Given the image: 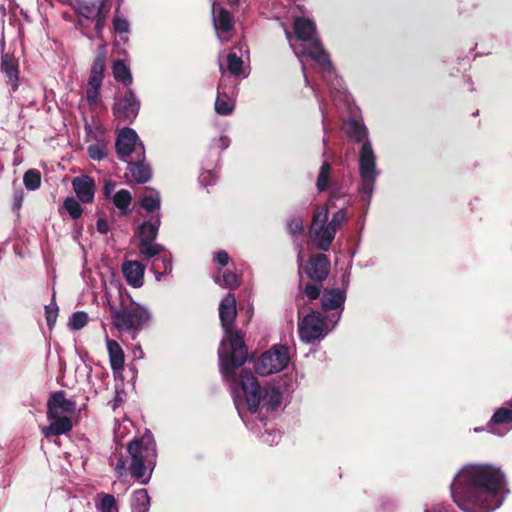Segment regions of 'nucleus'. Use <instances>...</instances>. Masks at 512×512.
Segmentation results:
<instances>
[{
  "label": "nucleus",
  "mask_w": 512,
  "mask_h": 512,
  "mask_svg": "<svg viewBox=\"0 0 512 512\" xmlns=\"http://www.w3.org/2000/svg\"><path fill=\"white\" fill-rule=\"evenodd\" d=\"M510 490L503 471L489 464L462 467L451 484V495L463 512H493Z\"/></svg>",
  "instance_id": "nucleus-1"
},
{
  "label": "nucleus",
  "mask_w": 512,
  "mask_h": 512,
  "mask_svg": "<svg viewBox=\"0 0 512 512\" xmlns=\"http://www.w3.org/2000/svg\"><path fill=\"white\" fill-rule=\"evenodd\" d=\"M294 34L296 41H293V34L288 29H285V35L290 47L302 65L306 86H309L310 82L306 74L304 59L310 58L319 66L323 79L330 86L335 104L343 103L344 106L350 109V95L344 88L342 80L336 75L328 54L324 51L316 36L314 21L307 17L296 16L294 18Z\"/></svg>",
  "instance_id": "nucleus-2"
},
{
  "label": "nucleus",
  "mask_w": 512,
  "mask_h": 512,
  "mask_svg": "<svg viewBox=\"0 0 512 512\" xmlns=\"http://www.w3.org/2000/svg\"><path fill=\"white\" fill-rule=\"evenodd\" d=\"M237 317L236 298L228 293L219 304V318L224 335L218 350L220 372L224 380H233L234 371L247 360L243 334L234 329Z\"/></svg>",
  "instance_id": "nucleus-3"
},
{
  "label": "nucleus",
  "mask_w": 512,
  "mask_h": 512,
  "mask_svg": "<svg viewBox=\"0 0 512 512\" xmlns=\"http://www.w3.org/2000/svg\"><path fill=\"white\" fill-rule=\"evenodd\" d=\"M345 131L349 138L356 142H361L359 151V175L360 185L358 190L362 195V200L369 205L374 191L376 180L380 174L376 166V155L368 140L367 128L356 120H349L345 123Z\"/></svg>",
  "instance_id": "nucleus-4"
},
{
  "label": "nucleus",
  "mask_w": 512,
  "mask_h": 512,
  "mask_svg": "<svg viewBox=\"0 0 512 512\" xmlns=\"http://www.w3.org/2000/svg\"><path fill=\"white\" fill-rule=\"evenodd\" d=\"M227 381L232 384L234 405L243 420L242 408L244 405L247 406L250 412L255 413L260 404L268 410H275L282 403L281 392L272 386L262 388L251 372L243 371L240 375V387L244 394V399L237 395L238 386L236 379Z\"/></svg>",
  "instance_id": "nucleus-5"
},
{
  "label": "nucleus",
  "mask_w": 512,
  "mask_h": 512,
  "mask_svg": "<svg viewBox=\"0 0 512 512\" xmlns=\"http://www.w3.org/2000/svg\"><path fill=\"white\" fill-rule=\"evenodd\" d=\"M127 451L131 457L130 473L138 482H149L156 465L157 450L154 437L150 431H146L140 438H136L128 444Z\"/></svg>",
  "instance_id": "nucleus-6"
},
{
  "label": "nucleus",
  "mask_w": 512,
  "mask_h": 512,
  "mask_svg": "<svg viewBox=\"0 0 512 512\" xmlns=\"http://www.w3.org/2000/svg\"><path fill=\"white\" fill-rule=\"evenodd\" d=\"M76 410V403L65 397V392H54L47 401L48 426L41 428V433L46 437L60 436L72 429V416Z\"/></svg>",
  "instance_id": "nucleus-7"
},
{
  "label": "nucleus",
  "mask_w": 512,
  "mask_h": 512,
  "mask_svg": "<svg viewBox=\"0 0 512 512\" xmlns=\"http://www.w3.org/2000/svg\"><path fill=\"white\" fill-rule=\"evenodd\" d=\"M110 313L114 327L119 331L132 333L133 339L151 317L145 306L133 301L121 308L110 305Z\"/></svg>",
  "instance_id": "nucleus-8"
},
{
  "label": "nucleus",
  "mask_w": 512,
  "mask_h": 512,
  "mask_svg": "<svg viewBox=\"0 0 512 512\" xmlns=\"http://www.w3.org/2000/svg\"><path fill=\"white\" fill-rule=\"evenodd\" d=\"M290 360V349L285 345L275 344L258 358L255 371L261 376L275 374L287 368Z\"/></svg>",
  "instance_id": "nucleus-9"
},
{
  "label": "nucleus",
  "mask_w": 512,
  "mask_h": 512,
  "mask_svg": "<svg viewBox=\"0 0 512 512\" xmlns=\"http://www.w3.org/2000/svg\"><path fill=\"white\" fill-rule=\"evenodd\" d=\"M328 215L329 209L326 205L317 206L309 229L311 240L323 251L329 250L336 235V231L327 222Z\"/></svg>",
  "instance_id": "nucleus-10"
},
{
  "label": "nucleus",
  "mask_w": 512,
  "mask_h": 512,
  "mask_svg": "<svg viewBox=\"0 0 512 512\" xmlns=\"http://www.w3.org/2000/svg\"><path fill=\"white\" fill-rule=\"evenodd\" d=\"M118 157L124 162L145 160V146L132 128L122 129L115 142Z\"/></svg>",
  "instance_id": "nucleus-11"
},
{
  "label": "nucleus",
  "mask_w": 512,
  "mask_h": 512,
  "mask_svg": "<svg viewBox=\"0 0 512 512\" xmlns=\"http://www.w3.org/2000/svg\"><path fill=\"white\" fill-rule=\"evenodd\" d=\"M350 272L346 270L342 275L343 289L333 288L326 290L321 299L322 309L328 313L327 319L333 326L340 320L346 300V288L349 284Z\"/></svg>",
  "instance_id": "nucleus-12"
},
{
  "label": "nucleus",
  "mask_w": 512,
  "mask_h": 512,
  "mask_svg": "<svg viewBox=\"0 0 512 512\" xmlns=\"http://www.w3.org/2000/svg\"><path fill=\"white\" fill-rule=\"evenodd\" d=\"M107 0L77 1L75 11L84 19L95 21V31L98 37H102L109 9Z\"/></svg>",
  "instance_id": "nucleus-13"
},
{
  "label": "nucleus",
  "mask_w": 512,
  "mask_h": 512,
  "mask_svg": "<svg viewBox=\"0 0 512 512\" xmlns=\"http://www.w3.org/2000/svg\"><path fill=\"white\" fill-rule=\"evenodd\" d=\"M326 323L320 312L313 311L304 316L298 323V334L302 342L312 343L327 335Z\"/></svg>",
  "instance_id": "nucleus-14"
},
{
  "label": "nucleus",
  "mask_w": 512,
  "mask_h": 512,
  "mask_svg": "<svg viewBox=\"0 0 512 512\" xmlns=\"http://www.w3.org/2000/svg\"><path fill=\"white\" fill-rule=\"evenodd\" d=\"M212 1V20L216 36L221 43L230 41L234 35V18L223 7H216V0Z\"/></svg>",
  "instance_id": "nucleus-15"
},
{
  "label": "nucleus",
  "mask_w": 512,
  "mask_h": 512,
  "mask_svg": "<svg viewBox=\"0 0 512 512\" xmlns=\"http://www.w3.org/2000/svg\"><path fill=\"white\" fill-rule=\"evenodd\" d=\"M140 109V101L135 92L129 88L127 93L119 98L113 107L115 116L123 120H133Z\"/></svg>",
  "instance_id": "nucleus-16"
},
{
  "label": "nucleus",
  "mask_w": 512,
  "mask_h": 512,
  "mask_svg": "<svg viewBox=\"0 0 512 512\" xmlns=\"http://www.w3.org/2000/svg\"><path fill=\"white\" fill-rule=\"evenodd\" d=\"M330 270V261L325 254H318L312 257L304 268L307 276L315 282L324 281Z\"/></svg>",
  "instance_id": "nucleus-17"
},
{
  "label": "nucleus",
  "mask_w": 512,
  "mask_h": 512,
  "mask_svg": "<svg viewBox=\"0 0 512 512\" xmlns=\"http://www.w3.org/2000/svg\"><path fill=\"white\" fill-rule=\"evenodd\" d=\"M73 190L77 198L83 203H90L95 195V181L87 176L82 175L75 177L72 181Z\"/></svg>",
  "instance_id": "nucleus-18"
},
{
  "label": "nucleus",
  "mask_w": 512,
  "mask_h": 512,
  "mask_svg": "<svg viewBox=\"0 0 512 512\" xmlns=\"http://www.w3.org/2000/svg\"><path fill=\"white\" fill-rule=\"evenodd\" d=\"M145 267L139 261H125L122 264V273L126 282L134 287L139 288L144 284Z\"/></svg>",
  "instance_id": "nucleus-19"
},
{
  "label": "nucleus",
  "mask_w": 512,
  "mask_h": 512,
  "mask_svg": "<svg viewBox=\"0 0 512 512\" xmlns=\"http://www.w3.org/2000/svg\"><path fill=\"white\" fill-rule=\"evenodd\" d=\"M160 225L161 215H151L150 218L144 221L138 228L139 243L155 241Z\"/></svg>",
  "instance_id": "nucleus-20"
},
{
  "label": "nucleus",
  "mask_w": 512,
  "mask_h": 512,
  "mask_svg": "<svg viewBox=\"0 0 512 512\" xmlns=\"http://www.w3.org/2000/svg\"><path fill=\"white\" fill-rule=\"evenodd\" d=\"M247 52V47L245 44H239L235 46L227 55V68L230 74L234 76L243 75L244 77L247 74L243 71V55Z\"/></svg>",
  "instance_id": "nucleus-21"
},
{
  "label": "nucleus",
  "mask_w": 512,
  "mask_h": 512,
  "mask_svg": "<svg viewBox=\"0 0 512 512\" xmlns=\"http://www.w3.org/2000/svg\"><path fill=\"white\" fill-rule=\"evenodd\" d=\"M493 425H511L512 428V408L507 406V402L494 412L488 423V429L491 433L500 436L504 435V433L494 428Z\"/></svg>",
  "instance_id": "nucleus-22"
},
{
  "label": "nucleus",
  "mask_w": 512,
  "mask_h": 512,
  "mask_svg": "<svg viewBox=\"0 0 512 512\" xmlns=\"http://www.w3.org/2000/svg\"><path fill=\"white\" fill-rule=\"evenodd\" d=\"M107 351L110 360V366L113 372H121L124 369V352L119 343L112 339L106 340Z\"/></svg>",
  "instance_id": "nucleus-23"
},
{
  "label": "nucleus",
  "mask_w": 512,
  "mask_h": 512,
  "mask_svg": "<svg viewBox=\"0 0 512 512\" xmlns=\"http://www.w3.org/2000/svg\"><path fill=\"white\" fill-rule=\"evenodd\" d=\"M126 163L128 164V171L131 177L138 184H144L151 179V169L145 163V160L135 161L132 159Z\"/></svg>",
  "instance_id": "nucleus-24"
},
{
  "label": "nucleus",
  "mask_w": 512,
  "mask_h": 512,
  "mask_svg": "<svg viewBox=\"0 0 512 512\" xmlns=\"http://www.w3.org/2000/svg\"><path fill=\"white\" fill-rule=\"evenodd\" d=\"M234 107V99L224 91V85L221 81L217 88L215 111L220 115H229L233 112Z\"/></svg>",
  "instance_id": "nucleus-25"
},
{
  "label": "nucleus",
  "mask_w": 512,
  "mask_h": 512,
  "mask_svg": "<svg viewBox=\"0 0 512 512\" xmlns=\"http://www.w3.org/2000/svg\"><path fill=\"white\" fill-rule=\"evenodd\" d=\"M1 70L8 77L9 83L13 91L18 87V64L15 58L6 54L2 56Z\"/></svg>",
  "instance_id": "nucleus-26"
},
{
  "label": "nucleus",
  "mask_w": 512,
  "mask_h": 512,
  "mask_svg": "<svg viewBox=\"0 0 512 512\" xmlns=\"http://www.w3.org/2000/svg\"><path fill=\"white\" fill-rule=\"evenodd\" d=\"M140 206L152 215L160 214L161 196L156 190H150L148 194H145L140 199Z\"/></svg>",
  "instance_id": "nucleus-27"
},
{
  "label": "nucleus",
  "mask_w": 512,
  "mask_h": 512,
  "mask_svg": "<svg viewBox=\"0 0 512 512\" xmlns=\"http://www.w3.org/2000/svg\"><path fill=\"white\" fill-rule=\"evenodd\" d=\"M172 269L173 264L170 254L156 257L151 265V271H153L157 281H160L164 274L170 273Z\"/></svg>",
  "instance_id": "nucleus-28"
},
{
  "label": "nucleus",
  "mask_w": 512,
  "mask_h": 512,
  "mask_svg": "<svg viewBox=\"0 0 512 512\" xmlns=\"http://www.w3.org/2000/svg\"><path fill=\"white\" fill-rule=\"evenodd\" d=\"M112 73L114 79L118 82L123 83L125 86L129 87L132 84V74L130 68L126 65L124 60L118 59L113 62Z\"/></svg>",
  "instance_id": "nucleus-29"
},
{
  "label": "nucleus",
  "mask_w": 512,
  "mask_h": 512,
  "mask_svg": "<svg viewBox=\"0 0 512 512\" xmlns=\"http://www.w3.org/2000/svg\"><path fill=\"white\" fill-rule=\"evenodd\" d=\"M113 204L119 210V215H127L130 211L132 195L126 189L117 191L112 197Z\"/></svg>",
  "instance_id": "nucleus-30"
},
{
  "label": "nucleus",
  "mask_w": 512,
  "mask_h": 512,
  "mask_svg": "<svg viewBox=\"0 0 512 512\" xmlns=\"http://www.w3.org/2000/svg\"><path fill=\"white\" fill-rule=\"evenodd\" d=\"M95 507L99 512H119L117 500L112 494L99 493L95 500Z\"/></svg>",
  "instance_id": "nucleus-31"
},
{
  "label": "nucleus",
  "mask_w": 512,
  "mask_h": 512,
  "mask_svg": "<svg viewBox=\"0 0 512 512\" xmlns=\"http://www.w3.org/2000/svg\"><path fill=\"white\" fill-rule=\"evenodd\" d=\"M332 168L329 162L324 161L320 167L319 174L316 181V188L319 193H322L330 188L331 185Z\"/></svg>",
  "instance_id": "nucleus-32"
},
{
  "label": "nucleus",
  "mask_w": 512,
  "mask_h": 512,
  "mask_svg": "<svg viewBox=\"0 0 512 512\" xmlns=\"http://www.w3.org/2000/svg\"><path fill=\"white\" fill-rule=\"evenodd\" d=\"M165 251L164 246L156 243L155 241H149L144 243H139V252L143 256L144 260H153L156 257L161 256V253Z\"/></svg>",
  "instance_id": "nucleus-33"
},
{
  "label": "nucleus",
  "mask_w": 512,
  "mask_h": 512,
  "mask_svg": "<svg viewBox=\"0 0 512 512\" xmlns=\"http://www.w3.org/2000/svg\"><path fill=\"white\" fill-rule=\"evenodd\" d=\"M150 504V498L146 489L136 490L131 498V506L139 512H146Z\"/></svg>",
  "instance_id": "nucleus-34"
},
{
  "label": "nucleus",
  "mask_w": 512,
  "mask_h": 512,
  "mask_svg": "<svg viewBox=\"0 0 512 512\" xmlns=\"http://www.w3.org/2000/svg\"><path fill=\"white\" fill-rule=\"evenodd\" d=\"M214 281L221 288L235 289L240 285L238 276L231 271H225L222 275H216Z\"/></svg>",
  "instance_id": "nucleus-35"
},
{
  "label": "nucleus",
  "mask_w": 512,
  "mask_h": 512,
  "mask_svg": "<svg viewBox=\"0 0 512 512\" xmlns=\"http://www.w3.org/2000/svg\"><path fill=\"white\" fill-rule=\"evenodd\" d=\"M87 153L92 160L101 161L107 157V144L103 140L91 144L87 147Z\"/></svg>",
  "instance_id": "nucleus-36"
},
{
  "label": "nucleus",
  "mask_w": 512,
  "mask_h": 512,
  "mask_svg": "<svg viewBox=\"0 0 512 512\" xmlns=\"http://www.w3.org/2000/svg\"><path fill=\"white\" fill-rule=\"evenodd\" d=\"M23 183L28 190H37L41 185L40 172L36 169H29L23 176Z\"/></svg>",
  "instance_id": "nucleus-37"
},
{
  "label": "nucleus",
  "mask_w": 512,
  "mask_h": 512,
  "mask_svg": "<svg viewBox=\"0 0 512 512\" xmlns=\"http://www.w3.org/2000/svg\"><path fill=\"white\" fill-rule=\"evenodd\" d=\"M105 63H106V47H105V45H101L99 47L98 55L96 56V58L93 62L90 73L104 75Z\"/></svg>",
  "instance_id": "nucleus-38"
},
{
  "label": "nucleus",
  "mask_w": 512,
  "mask_h": 512,
  "mask_svg": "<svg viewBox=\"0 0 512 512\" xmlns=\"http://www.w3.org/2000/svg\"><path fill=\"white\" fill-rule=\"evenodd\" d=\"M63 207L73 219L79 218L83 213L80 203L74 197H67L64 200Z\"/></svg>",
  "instance_id": "nucleus-39"
},
{
  "label": "nucleus",
  "mask_w": 512,
  "mask_h": 512,
  "mask_svg": "<svg viewBox=\"0 0 512 512\" xmlns=\"http://www.w3.org/2000/svg\"><path fill=\"white\" fill-rule=\"evenodd\" d=\"M88 322V315L83 311H77L69 318V326L73 330L82 329Z\"/></svg>",
  "instance_id": "nucleus-40"
},
{
  "label": "nucleus",
  "mask_w": 512,
  "mask_h": 512,
  "mask_svg": "<svg viewBox=\"0 0 512 512\" xmlns=\"http://www.w3.org/2000/svg\"><path fill=\"white\" fill-rule=\"evenodd\" d=\"M348 220V214L345 208L336 211L332 218L327 222L337 232V230Z\"/></svg>",
  "instance_id": "nucleus-41"
},
{
  "label": "nucleus",
  "mask_w": 512,
  "mask_h": 512,
  "mask_svg": "<svg viewBox=\"0 0 512 512\" xmlns=\"http://www.w3.org/2000/svg\"><path fill=\"white\" fill-rule=\"evenodd\" d=\"M288 232L293 236L301 235L304 231V221L300 216L292 217L287 223Z\"/></svg>",
  "instance_id": "nucleus-42"
},
{
  "label": "nucleus",
  "mask_w": 512,
  "mask_h": 512,
  "mask_svg": "<svg viewBox=\"0 0 512 512\" xmlns=\"http://www.w3.org/2000/svg\"><path fill=\"white\" fill-rule=\"evenodd\" d=\"M423 512H456L451 505L441 503V502H432L426 503L423 508Z\"/></svg>",
  "instance_id": "nucleus-43"
},
{
  "label": "nucleus",
  "mask_w": 512,
  "mask_h": 512,
  "mask_svg": "<svg viewBox=\"0 0 512 512\" xmlns=\"http://www.w3.org/2000/svg\"><path fill=\"white\" fill-rule=\"evenodd\" d=\"M129 23L128 21L120 16H116L113 20V28L115 33L122 35L127 34L129 32Z\"/></svg>",
  "instance_id": "nucleus-44"
},
{
  "label": "nucleus",
  "mask_w": 512,
  "mask_h": 512,
  "mask_svg": "<svg viewBox=\"0 0 512 512\" xmlns=\"http://www.w3.org/2000/svg\"><path fill=\"white\" fill-rule=\"evenodd\" d=\"M45 314H46V320L47 325L52 328L56 322L57 315H58V307L56 304H50L45 306Z\"/></svg>",
  "instance_id": "nucleus-45"
},
{
  "label": "nucleus",
  "mask_w": 512,
  "mask_h": 512,
  "mask_svg": "<svg viewBox=\"0 0 512 512\" xmlns=\"http://www.w3.org/2000/svg\"><path fill=\"white\" fill-rule=\"evenodd\" d=\"M217 180V175L214 171L206 170L199 175V182L203 187H208L214 184Z\"/></svg>",
  "instance_id": "nucleus-46"
},
{
  "label": "nucleus",
  "mask_w": 512,
  "mask_h": 512,
  "mask_svg": "<svg viewBox=\"0 0 512 512\" xmlns=\"http://www.w3.org/2000/svg\"><path fill=\"white\" fill-rule=\"evenodd\" d=\"M320 290V285L308 284L304 288V293L310 300H315L319 297Z\"/></svg>",
  "instance_id": "nucleus-47"
},
{
  "label": "nucleus",
  "mask_w": 512,
  "mask_h": 512,
  "mask_svg": "<svg viewBox=\"0 0 512 512\" xmlns=\"http://www.w3.org/2000/svg\"><path fill=\"white\" fill-rule=\"evenodd\" d=\"M261 438L264 443L273 445L280 441L281 435L279 432L266 431L264 434H262Z\"/></svg>",
  "instance_id": "nucleus-48"
},
{
  "label": "nucleus",
  "mask_w": 512,
  "mask_h": 512,
  "mask_svg": "<svg viewBox=\"0 0 512 512\" xmlns=\"http://www.w3.org/2000/svg\"><path fill=\"white\" fill-rule=\"evenodd\" d=\"M100 87L87 86L86 97L89 104H95L98 100Z\"/></svg>",
  "instance_id": "nucleus-49"
},
{
  "label": "nucleus",
  "mask_w": 512,
  "mask_h": 512,
  "mask_svg": "<svg viewBox=\"0 0 512 512\" xmlns=\"http://www.w3.org/2000/svg\"><path fill=\"white\" fill-rule=\"evenodd\" d=\"M214 261L220 266H225L229 262V255L226 251H218L215 254Z\"/></svg>",
  "instance_id": "nucleus-50"
},
{
  "label": "nucleus",
  "mask_w": 512,
  "mask_h": 512,
  "mask_svg": "<svg viewBox=\"0 0 512 512\" xmlns=\"http://www.w3.org/2000/svg\"><path fill=\"white\" fill-rule=\"evenodd\" d=\"M114 470L119 478H122L126 475V473H127L126 463L122 458L118 459Z\"/></svg>",
  "instance_id": "nucleus-51"
},
{
  "label": "nucleus",
  "mask_w": 512,
  "mask_h": 512,
  "mask_svg": "<svg viewBox=\"0 0 512 512\" xmlns=\"http://www.w3.org/2000/svg\"><path fill=\"white\" fill-rule=\"evenodd\" d=\"M102 81H103V75L90 73L87 86L101 87Z\"/></svg>",
  "instance_id": "nucleus-52"
},
{
  "label": "nucleus",
  "mask_w": 512,
  "mask_h": 512,
  "mask_svg": "<svg viewBox=\"0 0 512 512\" xmlns=\"http://www.w3.org/2000/svg\"><path fill=\"white\" fill-rule=\"evenodd\" d=\"M96 228L99 233L106 234L109 231V225L106 219L99 218L96 222Z\"/></svg>",
  "instance_id": "nucleus-53"
},
{
  "label": "nucleus",
  "mask_w": 512,
  "mask_h": 512,
  "mask_svg": "<svg viewBox=\"0 0 512 512\" xmlns=\"http://www.w3.org/2000/svg\"><path fill=\"white\" fill-rule=\"evenodd\" d=\"M116 187L115 182L106 181L103 187V194L106 198H109Z\"/></svg>",
  "instance_id": "nucleus-54"
},
{
  "label": "nucleus",
  "mask_w": 512,
  "mask_h": 512,
  "mask_svg": "<svg viewBox=\"0 0 512 512\" xmlns=\"http://www.w3.org/2000/svg\"><path fill=\"white\" fill-rule=\"evenodd\" d=\"M215 145L223 151L229 147L230 139L227 136H221L216 140Z\"/></svg>",
  "instance_id": "nucleus-55"
},
{
  "label": "nucleus",
  "mask_w": 512,
  "mask_h": 512,
  "mask_svg": "<svg viewBox=\"0 0 512 512\" xmlns=\"http://www.w3.org/2000/svg\"><path fill=\"white\" fill-rule=\"evenodd\" d=\"M120 403H121V398L119 396V393L116 392V395H115L114 399L110 402V405L113 410H116V408L119 406Z\"/></svg>",
  "instance_id": "nucleus-56"
},
{
  "label": "nucleus",
  "mask_w": 512,
  "mask_h": 512,
  "mask_svg": "<svg viewBox=\"0 0 512 512\" xmlns=\"http://www.w3.org/2000/svg\"><path fill=\"white\" fill-rule=\"evenodd\" d=\"M229 2L234 5H240L241 3L246 2V0H229Z\"/></svg>",
  "instance_id": "nucleus-57"
},
{
  "label": "nucleus",
  "mask_w": 512,
  "mask_h": 512,
  "mask_svg": "<svg viewBox=\"0 0 512 512\" xmlns=\"http://www.w3.org/2000/svg\"><path fill=\"white\" fill-rule=\"evenodd\" d=\"M297 261H298V264H299V268H301L302 267V255H301V253L298 254Z\"/></svg>",
  "instance_id": "nucleus-58"
},
{
  "label": "nucleus",
  "mask_w": 512,
  "mask_h": 512,
  "mask_svg": "<svg viewBox=\"0 0 512 512\" xmlns=\"http://www.w3.org/2000/svg\"><path fill=\"white\" fill-rule=\"evenodd\" d=\"M136 350H137V353H139V354H140V355H139V357L141 358V357H142V355H143V351H142L141 347H140V346H137V347H136Z\"/></svg>",
  "instance_id": "nucleus-59"
},
{
  "label": "nucleus",
  "mask_w": 512,
  "mask_h": 512,
  "mask_svg": "<svg viewBox=\"0 0 512 512\" xmlns=\"http://www.w3.org/2000/svg\"><path fill=\"white\" fill-rule=\"evenodd\" d=\"M78 25H79L80 27H83V28H84V23H83V20H82V19H79V20H78Z\"/></svg>",
  "instance_id": "nucleus-60"
},
{
  "label": "nucleus",
  "mask_w": 512,
  "mask_h": 512,
  "mask_svg": "<svg viewBox=\"0 0 512 512\" xmlns=\"http://www.w3.org/2000/svg\"><path fill=\"white\" fill-rule=\"evenodd\" d=\"M320 110H321L323 118H324L325 117V115H324V106L321 103H320Z\"/></svg>",
  "instance_id": "nucleus-61"
},
{
  "label": "nucleus",
  "mask_w": 512,
  "mask_h": 512,
  "mask_svg": "<svg viewBox=\"0 0 512 512\" xmlns=\"http://www.w3.org/2000/svg\"><path fill=\"white\" fill-rule=\"evenodd\" d=\"M507 406L511 407L512 408V399L507 401Z\"/></svg>",
  "instance_id": "nucleus-62"
},
{
  "label": "nucleus",
  "mask_w": 512,
  "mask_h": 512,
  "mask_svg": "<svg viewBox=\"0 0 512 512\" xmlns=\"http://www.w3.org/2000/svg\"><path fill=\"white\" fill-rule=\"evenodd\" d=\"M83 34H84L87 38H89V39L91 38V37L89 36V34H87L84 30H83Z\"/></svg>",
  "instance_id": "nucleus-63"
},
{
  "label": "nucleus",
  "mask_w": 512,
  "mask_h": 512,
  "mask_svg": "<svg viewBox=\"0 0 512 512\" xmlns=\"http://www.w3.org/2000/svg\"><path fill=\"white\" fill-rule=\"evenodd\" d=\"M474 430H475L476 432H478V431H481L482 429H480V428H475Z\"/></svg>",
  "instance_id": "nucleus-64"
}]
</instances>
